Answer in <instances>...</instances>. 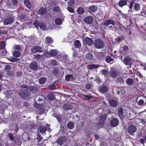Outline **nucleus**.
<instances>
[{
	"label": "nucleus",
	"instance_id": "17",
	"mask_svg": "<svg viewBox=\"0 0 146 146\" xmlns=\"http://www.w3.org/2000/svg\"><path fill=\"white\" fill-rule=\"evenodd\" d=\"M109 103V104L112 107H115L117 105V102L115 100H110Z\"/></svg>",
	"mask_w": 146,
	"mask_h": 146
},
{
	"label": "nucleus",
	"instance_id": "13",
	"mask_svg": "<svg viewBox=\"0 0 146 146\" xmlns=\"http://www.w3.org/2000/svg\"><path fill=\"white\" fill-rule=\"evenodd\" d=\"M85 41L87 45L91 46L93 44V40L88 37H86L85 39Z\"/></svg>",
	"mask_w": 146,
	"mask_h": 146
},
{
	"label": "nucleus",
	"instance_id": "31",
	"mask_svg": "<svg viewBox=\"0 0 146 146\" xmlns=\"http://www.w3.org/2000/svg\"><path fill=\"white\" fill-rule=\"evenodd\" d=\"M45 42L48 44L52 43L53 42L52 38L50 36L46 37L45 38Z\"/></svg>",
	"mask_w": 146,
	"mask_h": 146
},
{
	"label": "nucleus",
	"instance_id": "19",
	"mask_svg": "<svg viewBox=\"0 0 146 146\" xmlns=\"http://www.w3.org/2000/svg\"><path fill=\"white\" fill-rule=\"evenodd\" d=\"M25 6L29 9L31 8V2L29 0H24Z\"/></svg>",
	"mask_w": 146,
	"mask_h": 146
},
{
	"label": "nucleus",
	"instance_id": "35",
	"mask_svg": "<svg viewBox=\"0 0 146 146\" xmlns=\"http://www.w3.org/2000/svg\"><path fill=\"white\" fill-rule=\"evenodd\" d=\"M8 59L11 62H15L19 60L18 59L15 58L13 57H9L8 58Z\"/></svg>",
	"mask_w": 146,
	"mask_h": 146
},
{
	"label": "nucleus",
	"instance_id": "64",
	"mask_svg": "<svg viewBox=\"0 0 146 146\" xmlns=\"http://www.w3.org/2000/svg\"><path fill=\"white\" fill-rule=\"evenodd\" d=\"M37 139L39 142H40L42 139V138L40 135H38L37 137Z\"/></svg>",
	"mask_w": 146,
	"mask_h": 146
},
{
	"label": "nucleus",
	"instance_id": "38",
	"mask_svg": "<svg viewBox=\"0 0 146 146\" xmlns=\"http://www.w3.org/2000/svg\"><path fill=\"white\" fill-rule=\"evenodd\" d=\"M5 41H1L0 42V49H3L5 46Z\"/></svg>",
	"mask_w": 146,
	"mask_h": 146
},
{
	"label": "nucleus",
	"instance_id": "4",
	"mask_svg": "<svg viewBox=\"0 0 146 146\" xmlns=\"http://www.w3.org/2000/svg\"><path fill=\"white\" fill-rule=\"evenodd\" d=\"M137 130V127L135 125H131L128 127L127 131L130 135H133L134 133Z\"/></svg>",
	"mask_w": 146,
	"mask_h": 146
},
{
	"label": "nucleus",
	"instance_id": "43",
	"mask_svg": "<svg viewBox=\"0 0 146 146\" xmlns=\"http://www.w3.org/2000/svg\"><path fill=\"white\" fill-rule=\"evenodd\" d=\"M101 72L102 74L104 75V76L107 75L108 74V72L106 69H102L101 71Z\"/></svg>",
	"mask_w": 146,
	"mask_h": 146
},
{
	"label": "nucleus",
	"instance_id": "57",
	"mask_svg": "<svg viewBox=\"0 0 146 146\" xmlns=\"http://www.w3.org/2000/svg\"><path fill=\"white\" fill-rule=\"evenodd\" d=\"M84 97L88 100H90L92 99V97L88 95H84Z\"/></svg>",
	"mask_w": 146,
	"mask_h": 146
},
{
	"label": "nucleus",
	"instance_id": "16",
	"mask_svg": "<svg viewBox=\"0 0 146 146\" xmlns=\"http://www.w3.org/2000/svg\"><path fill=\"white\" fill-rule=\"evenodd\" d=\"M110 24H112L114 26L115 25V23L112 20H108L105 21L104 24V25L106 26H107Z\"/></svg>",
	"mask_w": 146,
	"mask_h": 146
},
{
	"label": "nucleus",
	"instance_id": "50",
	"mask_svg": "<svg viewBox=\"0 0 146 146\" xmlns=\"http://www.w3.org/2000/svg\"><path fill=\"white\" fill-rule=\"evenodd\" d=\"M13 48L14 49V50L16 49L18 50H20L21 49V47L19 45H16L13 46Z\"/></svg>",
	"mask_w": 146,
	"mask_h": 146
},
{
	"label": "nucleus",
	"instance_id": "55",
	"mask_svg": "<svg viewBox=\"0 0 146 146\" xmlns=\"http://www.w3.org/2000/svg\"><path fill=\"white\" fill-rule=\"evenodd\" d=\"M51 63L52 65L55 66L57 64V62L56 60H53L51 61Z\"/></svg>",
	"mask_w": 146,
	"mask_h": 146
},
{
	"label": "nucleus",
	"instance_id": "5",
	"mask_svg": "<svg viewBox=\"0 0 146 146\" xmlns=\"http://www.w3.org/2000/svg\"><path fill=\"white\" fill-rule=\"evenodd\" d=\"M119 124V119L117 118L113 117L110 121V125L112 127H114L118 125Z\"/></svg>",
	"mask_w": 146,
	"mask_h": 146
},
{
	"label": "nucleus",
	"instance_id": "46",
	"mask_svg": "<svg viewBox=\"0 0 146 146\" xmlns=\"http://www.w3.org/2000/svg\"><path fill=\"white\" fill-rule=\"evenodd\" d=\"M11 69V67L9 65H7L5 67V70L7 72H9V71Z\"/></svg>",
	"mask_w": 146,
	"mask_h": 146
},
{
	"label": "nucleus",
	"instance_id": "22",
	"mask_svg": "<svg viewBox=\"0 0 146 146\" xmlns=\"http://www.w3.org/2000/svg\"><path fill=\"white\" fill-rule=\"evenodd\" d=\"M133 80L131 78H128L126 80V84L129 86L132 85L134 83Z\"/></svg>",
	"mask_w": 146,
	"mask_h": 146
},
{
	"label": "nucleus",
	"instance_id": "26",
	"mask_svg": "<svg viewBox=\"0 0 146 146\" xmlns=\"http://www.w3.org/2000/svg\"><path fill=\"white\" fill-rule=\"evenodd\" d=\"M38 25L40 29L44 31L46 29L45 25L41 22H40L38 23Z\"/></svg>",
	"mask_w": 146,
	"mask_h": 146
},
{
	"label": "nucleus",
	"instance_id": "49",
	"mask_svg": "<svg viewBox=\"0 0 146 146\" xmlns=\"http://www.w3.org/2000/svg\"><path fill=\"white\" fill-rule=\"evenodd\" d=\"M112 60H113L112 58L110 56H108L106 59V61L108 63L111 62Z\"/></svg>",
	"mask_w": 146,
	"mask_h": 146
},
{
	"label": "nucleus",
	"instance_id": "34",
	"mask_svg": "<svg viewBox=\"0 0 146 146\" xmlns=\"http://www.w3.org/2000/svg\"><path fill=\"white\" fill-rule=\"evenodd\" d=\"M49 52L50 53L51 56H54L58 54V51L56 50H52L50 51Z\"/></svg>",
	"mask_w": 146,
	"mask_h": 146
},
{
	"label": "nucleus",
	"instance_id": "32",
	"mask_svg": "<svg viewBox=\"0 0 146 146\" xmlns=\"http://www.w3.org/2000/svg\"><path fill=\"white\" fill-rule=\"evenodd\" d=\"M73 77L72 74L66 75L65 76L66 80L69 81L73 80Z\"/></svg>",
	"mask_w": 146,
	"mask_h": 146
},
{
	"label": "nucleus",
	"instance_id": "23",
	"mask_svg": "<svg viewBox=\"0 0 146 146\" xmlns=\"http://www.w3.org/2000/svg\"><path fill=\"white\" fill-rule=\"evenodd\" d=\"M46 125H45L44 126H40L39 127V129L40 131V132H41L42 133H45L47 130L46 128Z\"/></svg>",
	"mask_w": 146,
	"mask_h": 146
},
{
	"label": "nucleus",
	"instance_id": "39",
	"mask_svg": "<svg viewBox=\"0 0 146 146\" xmlns=\"http://www.w3.org/2000/svg\"><path fill=\"white\" fill-rule=\"evenodd\" d=\"M107 117V115H103L100 116V120L103 122H104Z\"/></svg>",
	"mask_w": 146,
	"mask_h": 146
},
{
	"label": "nucleus",
	"instance_id": "45",
	"mask_svg": "<svg viewBox=\"0 0 146 146\" xmlns=\"http://www.w3.org/2000/svg\"><path fill=\"white\" fill-rule=\"evenodd\" d=\"M36 52H41L42 51L41 47L39 46H36Z\"/></svg>",
	"mask_w": 146,
	"mask_h": 146
},
{
	"label": "nucleus",
	"instance_id": "21",
	"mask_svg": "<svg viewBox=\"0 0 146 146\" xmlns=\"http://www.w3.org/2000/svg\"><path fill=\"white\" fill-rule=\"evenodd\" d=\"M88 11L90 12H94L97 10V7L94 5H92L88 8Z\"/></svg>",
	"mask_w": 146,
	"mask_h": 146
},
{
	"label": "nucleus",
	"instance_id": "42",
	"mask_svg": "<svg viewBox=\"0 0 146 146\" xmlns=\"http://www.w3.org/2000/svg\"><path fill=\"white\" fill-rule=\"evenodd\" d=\"M86 57L87 58L89 59H92L93 58V54L91 53L86 54Z\"/></svg>",
	"mask_w": 146,
	"mask_h": 146
},
{
	"label": "nucleus",
	"instance_id": "15",
	"mask_svg": "<svg viewBox=\"0 0 146 146\" xmlns=\"http://www.w3.org/2000/svg\"><path fill=\"white\" fill-rule=\"evenodd\" d=\"M108 90V88L105 85H102L100 88L99 91L101 93L103 94L107 92Z\"/></svg>",
	"mask_w": 146,
	"mask_h": 146
},
{
	"label": "nucleus",
	"instance_id": "58",
	"mask_svg": "<svg viewBox=\"0 0 146 146\" xmlns=\"http://www.w3.org/2000/svg\"><path fill=\"white\" fill-rule=\"evenodd\" d=\"M7 33V31L5 30H0V35L2 34H6Z\"/></svg>",
	"mask_w": 146,
	"mask_h": 146
},
{
	"label": "nucleus",
	"instance_id": "10",
	"mask_svg": "<svg viewBox=\"0 0 146 146\" xmlns=\"http://www.w3.org/2000/svg\"><path fill=\"white\" fill-rule=\"evenodd\" d=\"M14 19L12 17H9L6 18L3 21L4 25H7L12 23Z\"/></svg>",
	"mask_w": 146,
	"mask_h": 146
},
{
	"label": "nucleus",
	"instance_id": "12",
	"mask_svg": "<svg viewBox=\"0 0 146 146\" xmlns=\"http://www.w3.org/2000/svg\"><path fill=\"white\" fill-rule=\"evenodd\" d=\"M66 141L65 138L63 137H61L59 138L57 140L56 142L60 145H62L63 143Z\"/></svg>",
	"mask_w": 146,
	"mask_h": 146
},
{
	"label": "nucleus",
	"instance_id": "61",
	"mask_svg": "<svg viewBox=\"0 0 146 146\" xmlns=\"http://www.w3.org/2000/svg\"><path fill=\"white\" fill-rule=\"evenodd\" d=\"M16 74L17 76L20 77L22 75V73L21 72H17Z\"/></svg>",
	"mask_w": 146,
	"mask_h": 146
},
{
	"label": "nucleus",
	"instance_id": "25",
	"mask_svg": "<svg viewBox=\"0 0 146 146\" xmlns=\"http://www.w3.org/2000/svg\"><path fill=\"white\" fill-rule=\"evenodd\" d=\"M127 3V1L125 0H120L118 3V5L119 7H122L126 5Z\"/></svg>",
	"mask_w": 146,
	"mask_h": 146
},
{
	"label": "nucleus",
	"instance_id": "63",
	"mask_svg": "<svg viewBox=\"0 0 146 146\" xmlns=\"http://www.w3.org/2000/svg\"><path fill=\"white\" fill-rule=\"evenodd\" d=\"M34 56L35 58L37 59H40L41 58V56H40V55L39 54H37L36 55H35Z\"/></svg>",
	"mask_w": 146,
	"mask_h": 146
},
{
	"label": "nucleus",
	"instance_id": "8",
	"mask_svg": "<svg viewBox=\"0 0 146 146\" xmlns=\"http://www.w3.org/2000/svg\"><path fill=\"white\" fill-rule=\"evenodd\" d=\"M123 62L126 65H131L133 63V60L128 56L125 57Z\"/></svg>",
	"mask_w": 146,
	"mask_h": 146
},
{
	"label": "nucleus",
	"instance_id": "44",
	"mask_svg": "<svg viewBox=\"0 0 146 146\" xmlns=\"http://www.w3.org/2000/svg\"><path fill=\"white\" fill-rule=\"evenodd\" d=\"M7 136H8V137L9 138V139L11 141H13V140L14 138L13 135L12 133H9L7 135Z\"/></svg>",
	"mask_w": 146,
	"mask_h": 146
},
{
	"label": "nucleus",
	"instance_id": "27",
	"mask_svg": "<svg viewBox=\"0 0 146 146\" xmlns=\"http://www.w3.org/2000/svg\"><path fill=\"white\" fill-rule=\"evenodd\" d=\"M27 90L31 91L33 93H35L38 90V88L36 87H31L28 88Z\"/></svg>",
	"mask_w": 146,
	"mask_h": 146
},
{
	"label": "nucleus",
	"instance_id": "56",
	"mask_svg": "<svg viewBox=\"0 0 146 146\" xmlns=\"http://www.w3.org/2000/svg\"><path fill=\"white\" fill-rule=\"evenodd\" d=\"M17 0H12V4L13 6H16L17 5Z\"/></svg>",
	"mask_w": 146,
	"mask_h": 146
},
{
	"label": "nucleus",
	"instance_id": "52",
	"mask_svg": "<svg viewBox=\"0 0 146 146\" xmlns=\"http://www.w3.org/2000/svg\"><path fill=\"white\" fill-rule=\"evenodd\" d=\"M92 87V85L88 83L85 85V88L87 89H90Z\"/></svg>",
	"mask_w": 146,
	"mask_h": 146
},
{
	"label": "nucleus",
	"instance_id": "14",
	"mask_svg": "<svg viewBox=\"0 0 146 146\" xmlns=\"http://www.w3.org/2000/svg\"><path fill=\"white\" fill-rule=\"evenodd\" d=\"M30 68L33 70H36L38 68L36 62L35 61L32 62L30 64Z\"/></svg>",
	"mask_w": 146,
	"mask_h": 146
},
{
	"label": "nucleus",
	"instance_id": "41",
	"mask_svg": "<svg viewBox=\"0 0 146 146\" xmlns=\"http://www.w3.org/2000/svg\"><path fill=\"white\" fill-rule=\"evenodd\" d=\"M74 4V0H69L68 2V6H73Z\"/></svg>",
	"mask_w": 146,
	"mask_h": 146
},
{
	"label": "nucleus",
	"instance_id": "36",
	"mask_svg": "<svg viewBox=\"0 0 146 146\" xmlns=\"http://www.w3.org/2000/svg\"><path fill=\"white\" fill-rule=\"evenodd\" d=\"M38 13L40 15L44 14L45 13V9L42 7L40 8L38 10Z\"/></svg>",
	"mask_w": 146,
	"mask_h": 146
},
{
	"label": "nucleus",
	"instance_id": "30",
	"mask_svg": "<svg viewBox=\"0 0 146 146\" xmlns=\"http://www.w3.org/2000/svg\"><path fill=\"white\" fill-rule=\"evenodd\" d=\"M21 52L18 51H14L13 54V56L16 57H18L21 55Z\"/></svg>",
	"mask_w": 146,
	"mask_h": 146
},
{
	"label": "nucleus",
	"instance_id": "20",
	"mask_svg": "<svg viewBox=\"0 0 146 146\" xmlns=\"http://www.w3.org/2000/svg\"><path fill=\"white\" fill-rule=\"evenodd\" d=\"M118 115L119 117L121 119L123 118V108H120L118 109Z\"/></svg>",
	"mask_w": 146,
	"mask_h": 146
},
{
	"label": "nucleus",
	"instance_id": "37",
	"mask_svg": "<svg viewBox=\"0 0 146 146\" xmlns=\"http://www.w3.org/2000/svg\"><path fill=\"white\" fill-rule=\"evenodd\" d=\"M55 22L56 24L58 25H60L62 23V21L61 19L59 18L56 19L55 20Z\"/></svg>",
	"mask_w": 146,
	"mask_h": 146
},
{
	"label": "nucleus",
	"instance_id": "11",
	"mask_svg": "<svg viewBox=\"0 0 146 146\" xmlns=\"http://www.w3.org/2000/svg\"><path fill=\"white\" fill-rule=\"evenodd\" d=\"M110 74L111 77L115 78L119 75V74L115 70L111 69L110 71Z\"/></svg>",
	"mask_w": 146,
	"mask_h": 146
},
{
	"label": "nucleus",
	"instance_id": "24",
	"mask_svg": "<svg viewBox=\"0 0 146 146\" xmlns=\"http://www.w3.org/2000/svg\"><path fill=\"white\" fill-rule=\"evenodd\" d=\"M74 126V123L72 121L69 122L67 125V128L69 129H73Z\"/></svg>",
	"mask_w": 146,
	"mask_h": 146
},
{
	"label": "nucleus",
	"instance_id": "54",
	"mask_svg": "<svg viewBox=\"0 0 146 146\" xmlns=\"http://www.w3.org/2000/svg\"><path fill=\"white\" fill-rule=\"evenodd\" d=\"M67 10H68V11L72 13H74V11L72 8H71L70 7H68L67 8Z\"/></svg>",
	"mask_w": 146,
	"mask_h": 146
},
{
	"label": "nucleus",
	"instance_id": "18",
	"mask_svg": "<svg viewBox=\"0 0 146 146\" xmlns=\"http://www.w3.org/2000/svg\"><path fill=\"white\" fill-rule=\"evenodd\" d=\"M74 45L76 48H80L82 46L80 42L78 40H76L74 41Z\"/></svg>",
	"mask_w": 146,
	"mask_h": 146
},
{
	"label": "nucleus",
	"instance_id": "47",
	"mask_svg": "<svg viewBox=\"0 0 146 146\" xmlns=\"http://www.w3.org/2000/svg\"><path fill=\"white\" fill-rule=\"evenodd\" d=\"M116 80L117 82L122 83L124 82V80H123V78L122 77H118L117 79Z\"/></svg>",
	"mask_w": 146,
	"mask_h": 146
},
{
	"label": "nucleus",
	"instance_id": "51",
	"mask_svg": "<svg viewBox=\"0 0 146 146\" xmlns=\"http://www.w3.org/2000/svg\"><path fill=\"white\" fill-rule=\"evenodd\" d=\"M44 54L46 57L48 58L51 57V56L50 52L49 53L47 51H45L44 52Z\"/></svg>",
	"mask_w": 146,
	"mask_h": 146
},
{
	"label": "nucleus",
	"instance_id": "29",
	"mask_svg": "<svg viewBox=\"0 0 146 146\" xmlns=\"http://www.w3.org/2000/svg\"><path fill=\"white\" fill-rule=\"evenodd\" d=\"M77 11L78 14H82L84 13V10L83 8L80 7L78 8Z\"/></svg>",
	"mask_w": 146,
	"mask_h": 146
},
{
	"label": "nucleus",
	"instance_id": "40",
	"mask_svg": "<svg viewBox=\"0 0 146 146\" xmlns=\"http://www.w3.org/2000/svg\"><path fill=\"white\" fill-rule=\"evenodd\" d=\"M134 9L136 11H138L140 10V5L138 3H136L134 5Z\"/></svg>",
	"mask_w": 146,
	"mask_h": 146
},
{
	"label": "nucleus",
	"instance_id": "6",
	"mask_svg": "<svg viewBox=\"0 0 146 146\" xmlns=\"http://www.w3.org/2000/svg\"><path fill=\"white\" fill-rule=\"evenodd\" d=\"M39 106L40 105H39V106H36V107H35L37 108L36 111L38 113L41 114L45 113L47 112L46 110L44 108V106Z\"/></svg>",
	"mask_w": 146,
	"mask_h": 146
},
{
	"label": "nucleus",
	"instance_id": "62",
	"mask_svg": "<svg viewBox=\"0 0 146 146\" xmlns=\"http://www.w3.org/2000/svg\"><path fill=\"white\" fill-rule=\"evenodd\" d=\"M56 117L57 118L58 121L59 122H61L62 121L61 118L60 117V116L57 115Z\"/></svg>",
	"mask_w": 146,
	"mask_h": 146
},
{
	"label": "nucleus",
	"instance_id": "59",
	"mask_svg": "<svg viewBox=\"0 0 146 146\" xmlns=\"http://www.w3.org/2000/svg\"><path fill=\"white\" fill-rule=\"evenodd\" d=\"M31 53H34L36 52V47L33 48H32L31 49Z\"/></svg>",
	"mask_w": 146,
	"mask_h": 146
},
{
	"label": "nucleus",
	"instance_id": "48",
	"mask_svg": "<svg viewBox=\"0 0 146 146\" xmlns=\"http://www.w3.org/2000/svg\"><path fill=\"white\" fill-rule=\"evenodd\" d=\"M53 10L57 12H59L60 11V9L58 6H56L53 8Z\"/></svg>",
	"mask_w": 146,
	"mask_h": 146
},
{
	"label": "nucleus",
	"instance_id": "53",
	"mask_svg": "<svg viewBox=\"0 0 146 146\" xmlns=\"http://www.w3.org/2000/svg\"><path fill=\"white\" fill-rule=\"evenodd\" d=\"M59 73V71L57 69H54L53 70L52 73L54 75H56Z\"/></svg>",
	"mask_w": 146,
	"mask_h": 146
},
{
	"label": "nucleus",
	"instance_id": "2",
	"mask_svg": "<svg viewBox=\"0 0 146 146\" xmlns=\"http://www.w3.org/2000/svg\"><path fill=\"white\" fill-rule=\"evenodd\" d=\"M94 44L97 49H102L104 47V44L103 40L101 39H97L94 42Z\"/></svg>",
	"mask_w": 146,
	"mask_h": 146
},
{
	"label": "nucleus",
	"instance_id": "28",
	"mask_svg": "<svg viewBox=\"0 0 146 146\" xmlns=\"http://www.w3.org/2000/svg\"><path fill=\"white\" fill-rule=\"evenodd\" d=\"M100 65L99 64H92L90 65L88 68L90 70H92L95 68H97L99 67Z\"/></svg>",
	"mask_w": 146,
	"mask_h": 146
},
{
	"label": "nucleus",
	"instance_id": "9",
	"mask_svg": "<svg viewBox=\"0 0 146 146\" xmlns=\"http://www.w3.org/2000/svg\"><path fill=\"white\" fill-rule=\"evenodd\" d=\"M94 19L92 16H88L85 17L84 21L85 23L88 24H91L92 23Z\"/></svg>",
	"mask_w": 146,
	"mask_h": 146
},
{
	"label": "nucleus",
	"instance_id": "1",
	"mask_svg": "<svg viewBox=\"0 0 146 146\" xmlns=\"http://www.w3.org/2000/svg\"><path fill=\"white\" fill-rule=\"evenodd\" d=\"M27 88L26 90L21 91L19 92V96L22 99H27L29 98L30 96V94Z\"/></svg>",
	"mask_w": 146,
	"mask_h": 146
},
{
	"label": "nucleus",
	"instance_id": "33",
	"mask_svg": "<svg viewBox=\"0 0 146 146\" xmlns=\"http://www.w3.org/2000/svg\"><path fill=\"white\" fill-rule=\"evenodd\" d=\"M46 80V78L44 77H43L40 78L39 80V82L40 84H43L44 83Z\"/></svg>",
	"mask_w": 146,
	"mask_h": 146
},
{
	"label": "nucleus",
	"instance_id": "60",
	"mask_svg": "<svg viewBox=\"0 0 146 146\" xmlns=\"http://www.w3.org/2000/svg\"><path fill=\"white\" fill-rule=\"evenodd\" d=\"M34 25L35 28H36L37 29H38V27L37 25V20H35V21L34 22Z\"/></svg>",
	"mask_w": 146,
	"mask_h": 146
},
{
	"label": "nucleus",
	"instance_id": "7",
	"mask_svg": "<svg viewBox=\"0 0 146 146\" xmlns=\"http://www.w3.org/2000/svg\"><path fill=\"white\" fill-rule=\"evenodd\" d=\"M139 100L138 102V104L142 105L146 103V97L144 96H139L137 98V100Z\"/></svg>",
	"mask_w": 146,
	"mask_h": 146
},
{
	"label": "nucleus",
	"instance_id": "3",
	"mask_svg": "<svg viewBox=\"0 0 146 146\" xmlns=\"http://www.w3.org/2000/svg\"><path fill=\"white\" fill-rule=\"evenodd\" d=\"M44 97L42 95H38L36 96L34 98L36 104H34L35 107L36 106H39L41 103L44 101Z\"/></svg>",
	"mask_w": 146,
	"mask_h": 146
}]
</instances>
